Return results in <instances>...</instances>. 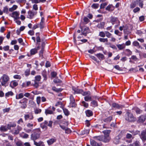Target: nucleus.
I'll return each instance as SVG.
<instances>
[{"label": "nucleus", "instance_id": "nucleus-1", "mask_svg": "<svg viewBox=\"0 0 146 146\" xmlns=\"http://www.w3.org/2000/svg\"><path fill=\"white\" fill-rule=\"evenodd\" d=\"M10 78L6 74H3L0 79V82L1 85L4 86H6L7 83L9 81Z\"/></svg>", "mask_w": 146, "mask_h": 146}, {"label": "nucleus", "instance_id": "nucleus-2", "mask_svg": "<svg viewBox=\"0 0 146 146\" xmlns=\"http://www.w3.org/2000/svg\"><path fill=\"white\" fill-rule=\"evenodd\" d=\"M41 133L40 129L38 128L35 129L34 130L33 133L31 135V139L35 141L38 139L40 137Z\"/></svg>", "mask_w": 146, "mask_h": 146}, {"label": "nucleus", "instance_id": "nucleus-3", "mask_svg": "<svg viewBox=\"0 0 146 146\" xmlns=\"http://www.w3.org/2000/svg\"><path fill=\"white\" fill-rule=\"evenodd\" d=\"M125 120L129 122H133L136 120V118L132 114L129 112H127L125 116Z\"/></svg>", "mask_w": 146, "mask_h": 146}, {"label": "nucleus", "instance_id": "nucleus-4", "mask_svg": "<svg viewBox=\"0 0 146 146\" xmlns=\"http://www.w3.org/2000/svg\"><path fill=\"white\" fill-rule=\"evenodd\" d=\"M37 13L36 11H34L33 10L29 11L26 15L27 17L29 19H33L35 15H36Z\"/></svg>", "mask_w": 146, "mask_h": 146}, {"label": "nucleus", "instance_id": "nucleus-5", "mask_svg": "<svg viewBox=\"0 0 146 146\" xmlns=\"http://www.w3.org/2000/svg\"><path fill=\"white\" fill-rule=\"evenodd\" d=\"M28 99L26 98H24L19 102L21 104V108L22 109H25L27 107V104L28 102Z\"/></svg>", "mask_w": 146, "mask_h": 146}, {"label": "nucleus", "instance_id": "nucleus-6", "mask_svg": "<svg viewBox=\"0 0 146 146\" xmlns=\"http://www.w3.org/2000/svg\"><path fill=\"white\" fill-rule=\"evenodd\" d=\"M143 142L145 143L146 141V129L142 131L139 135Z\"/></svg>", "mask_w": 146, "mask_h": 146}, {"label": "nucleus", "instance_id": "nucleus-7", "mask_svg": "<svg viewBox=\"0 0 146 146\" xmlns=\"http://www.w3.org/2000/svg\"><path fill=\"white\" fill-rule=\"evenodd\" d=\"M80 28L82 34L85 36L87 34L90 33V30L88 27H81Z\"/></svg>", "mask_w": 146, "mask_h": 146}, {"label": "nucleus", "instance_id": "nucleus-8", "mask_svg": "<svg viewBox=\"0 0 146 146\" xmlns=\"http://www.w3.org/2000/svg\"><path fill=\"white\" fill-rule=\"evenodd\" d=\"M70 100L69 106L70 107L72 108L75 107L76 106V103L75 100L72 95H71L70 96Z\"/></svg>", "mask_w": 146, "mask_h": 146}, {"label": "nucleus", "instance_id": "nucleus-9", "mask_svg": "<svg viewBox=\"0 0 146 146\" xmlns=\"http://www.w3.org/2000/svg\"><path fill=\"white\" fill-rule=\"evenodd\" d=\"M105 132H107V134H105L104 136H103V137H104L103 139V141L104 142H108L109 141L110 139V138L109 137V135L108 133V131H105Z\"/></svg>", "mask_w": 146, "mask_h": 146}, {"label": "nucleus", "instance_id": "nucleus-10", "mask_svg": "<svg viewBox=\"0 0 146 146\" xmlns=\"http://www.w3.org/2000/svg\"><path fill=\"white\" fill-rule=\"evenodd\" d=\"M19 12L17 11L13 12L12 13L11 16L15 20H17L19 18Z\"/></svg>", "mask_w": 146, "mask_h": 146}, {"label": "nucleus", "instance_id": "nucleus-11", "mask_svg": "<svg viewBox=\"0 0 146 146\" xmlns=\"http://www.w3.org/2000/svg\"><path fill=\"white\" fill-rule=\"evenodd\" d=\"M24 118L25 120H32L33 118V116L31 113L25 114L24 116Z\"/></svg>", "mask_w": 146, "mask_h": 146}, {"label": "nucleus", "instance_id": "nucleus-12", "mask_svg": "<svg viewBox=\"0 0 146 146\" xmlns=\"http://www.w3.org/2000/svg\"><path fill=\"white\" fill-rule=\"evenodd\" d=\"M110 21L113 25L117 22L119 23V21L118 20L117 18L113 16L111 17Z\"/></svg>", "mask_w": 146, "mask_h": 146}, {"label": "nucleus", "instance_id": "nucleus-13", "mask_svg": "<svg viewBox=\"0 0 146 146\" xmlns=\"http://www.w3.org/2000/svg\"><path fill=\"white\" fill-rule=\"evenodd\" d=\"M18 85V82L16 80L11 81L10 84L9 86L12 88H13L16 87Z\"/></svg>", "mask_w": 146, "mask_h": 146}, {"label": "nucleus", "instance_id": "nucleus-14", "mask_svg": "<svg viewBox=\"0 0 146 146\" xmlns=\"http://www.w3.org/2000/svg\"><path fill=\"white\" fill-rule=\"evenodd\" d=\"M44 17H42L41 18V21L39 25V27L40 29H42L44 27Z\"/></svg>", "mask_w": 146, "mask_h": 146}, {"label": "nucleus", "instance_id": "nucleus-15", "mask_svg": "<svg viewBox=\"0 0 146 146\" xmlns=\"http://www.w3.org/2000/svg\"><path fill=\"white\" fill-rule=\"evenodd\" d=\"M48 122L46 121H45L43 123L40 125V127L42 129H47V125Z\"/></svg>", "mask_w": 146, "mask_h": 146}, {"label": "nucleus", "instance_id": "nucleus-16", "mask_svg": "<svg viewBox=\"0 0 146 146\" xmlns=\"http://www.w3.org/2000/svg\"><path fill=\"white\" fill-rule=\"evenodd\" d=\"M72 90L74 91V94H81L82 92V90L79 89L74 87H72Z\"/></svg>", "mask_w": 146, "mask_h": 146}, {"label": "nucleus", "instance_id": "nucleus-17", "mask_svg": "<svg viewBox=\"0 0 146 146\" xmlns=\"http://www.w3.org/2000/svg\"><path fill=\"white\" fill-rule=\"evenodd\" d=\"M40 49V47L38 46L36 48H33L31 49L30 50L31 54V55H33L37 53L38 50Z\"/></svg>", "mask_w": 146, "mask_h": 146}, {"label": "nucleus", "instance_id": "nucleus-18", "mask_svg": "<svg viewBox=\"0 0 146 146\" xmlns=\"http://www.w3.org/2000/svg\"><path fill=\"white\" fill-rule=\"evenodd\" d=\"M90 144L92 146H101V144L96 142L93 140H90Z\"/></svg>", "mask_w": 146, "mask_h": 146}, {"label": "nucleus", "instance_id": "nucleus-19", "mask_svg": "<svg viewBox=\"0 0 146 146\" xmlns=\"http://www.w3.org/2000/svg\"><path fill=\"white\" fill-rule=\"evenodd\" d=\"M95 55L100 60H103L105 59L104 56L103 54L98 53L95 54Z\"/></svg>", "mask_w": 146, "mask_h": 146}, {"label": "nucleus", "instance_id": "nucleus-20", "mask_svg": "<svg viewBox=\"0 0 146 146\" xmlns=\"http://www.w3.org/2000/svg\"><path fill=\"white\" fill-rule=\"evenodd\" d=\"M138 4V0H134L130 5V7L131 8H134Z\"/></svg>", "mask_w": 146, "mask_h": 146}, {"label": "nucleus", "instance_id": "nucleus-21", "mask_svg": "<svg viewBox=\"0 0 146 146\" xmlns=\"http://www.w3.org/2000/svg\"><path fill=\"white\" fill-rule=\"evenodd\" d=\"M56 139L55 138H52L47 141V143L48 145H51L56 142Z\"/></svg>", "mask_w": 146, "mask_h": 146}, {"label": "nucleus", "instance_id": "nucleus-22", "mask_svg": "<svg viewBox=\"0 0 146 146\" xmlns=\"http://www.w3.org/2000/svg\"><path fill=\"white\" fill-rule=\"evenodd\" d=\"M145 116L142 115L139 117L138 121L139 122L143 123L145 121Z\"/></svg>", "mask_w": 146, "mask_h": 146}, {"label": "nucleus", "instance_id": "nucleus-23", "mask_svg": "<svg viewBox=\"0 0 146 146\" xmlns=\"http://www.w3.org/2000/svg\"><path fill=\"white\" fill-rule=\"evenodd\" d=\"M112 119V117L111 116H110L106 119H103L102 121L108 123L110 122Z\"/></svg>", "mask_w": 146, "mask_h": 146}, {"label": "nucleus", "instance_id": "nucleus-24", "mask_svg": "<svg viewBox=\"0 0 146 146\" xmlns=\"http://www.w3.org/2000/svg\"><path fill=\"white\" fill-rule=\"evenodd\" d=\"M86 116L88 117H90L93 115V112L90 110H87L85 111Z\"/></svg>", "mask_w": 146, "mask_h": 146}, {"label": "nucleus", "instance_id": "nucleus-25", "mask_svg": "<svg viewBox=\"0 0 146 146\" xmlns=\"http://www.w3.org/2000/svg\"><path fill=\"white\" fill-rule=\"evenodd\" d=\"M133 110H134L136 113L137 114H140L142 112V111L141 110L137 107H135L133 109Z\"/></svg>", "mask_w": 146, "mask_h": 146}, {"label": "nucleus", "instance_id": "nucleus-26", "mask_svg": "<svg viewBox=\"0 0 146 146\" xmlns=\"http://www.w3.org/2000/svg\"><path fill=\"white\" fill-rule=\"evenodd\" d=\"M32 3H38L40 2H43L46 1V0H31Z\"/></svg>", "mask_w": 146, "mask_h": 146}, {"label": "nucleus", "instance_id": "nucleus-27", "mask_svg": "<svg viewBox=\"0 0 146 146\" xmlns=\"http://www.w3.org/2000/svg\"><path fill=\"white\" fill-rule=\"evenodd\" d=\"M24 95L22 93H20L18 94H16V99L17 100H19L23 98Z\"/></svg>", "mask_w": 146, "mask_h": 146}, {"label": "nucleus", "instance_id": "nucleus-28", "mask_svg": "<svg viewBox=\"0 0 146 146\" xmlns=\"http://www.w3.org/2000/svg\"><path fill=\"white\" fill-rule=\"evenodd\" d=\"M21 127L20 126H18L17 129L15 130L14 132L13 131V133L14 134H17L19 133V131H21Z\"/></svg>", "mask_w": 146, "mask_h": 146}, {"label": "nucleus", "instance_id": "nucleus-29", "mask_svg": "<svg viewBox=\"0 0 146 146\" xmlns=\"http://www.w3.org/2000/svg\"><path fill=\"white\" fill-rule=\"evenodd\" d=\"M116 46L119 50L123 49L125 47V45L124 44H117Z\"/></svg>", "mask_w": 146, "mask_h": 146}, {"label": "nucleus", "instance_id": "nucleus-30", "mask_svg": "<svg viewBox=\"0 0 146 146\" xmlns=\"http://www.w3.org/2000/svg\"><path fill=\"white\" fill-rule=\"evenodd\" d=\"M82 94L83 96H85V97L91 95V93L90 92H83V90Z\"/></svg>", "mask_w": 146, "mask_h": 146}, {"label": "nucleus", "instance_id": "nucleus-31", "mask_svg": "<svg viewBox=\"0 0 146 146\" xmlns=\"http://www.w3.org/2000/svg\"><path fill=\"white\" fill-rule=\"evenodd\" d=\"M18 8V6L16 5H14L13 7L10 8L9 9V11L10 12H12L16 10Z\"/></svg>", "mask_w": 146, "mask_h": 146}, {"label": "nucleus", "instance_id": "nucleus-32", "mask_svg": "<svg viewBox=\"0 0 146 146\" xmlns=\"http://www.w3.org/2000/svg\"><path fill=\"white\" fill-rule=\"evenodd\" d=\"M112 106L113 107L117 109H120L121 108V106L115 103H113L112 104Z\"/></svg>", "mask_w": 146, "mask_h": 146}, {"label": "nucleus", "instance_id": "nucleus-33", "mask_svg": "<svg viewBox=\"0 0 146 146\" xmlns=\"http://www.w3.org/2000/svg\"><path fill=\"white\" fill-rule=\"evenodd\" d=\"M3 145L4 146H12L11 145L7 140H5L3 141Z\"/></svg>", "mask_w": 146, "mask_h": 146}, {"label": "nucleus", "instance_id": "nucleus-34", "mask_svg": "<svg viewBox=\"0 0 146 146\" xmlns=\"http://www.w3.org/2000/svg\"><path fill=\"white\" fill-rule=\"evenodd\" d=\"M7 128L10 129L11 127H15L16 126V124L15 123H11L7 125Z\"/></svg>", "mask_w": 146, "mask_h": 146}, {"label": "nucleus", "instance_id": "nucleus-35", "mask_svg": "<svg viewBox=\"0 0 146 146\" xmlns=\"http://www.w3.org/2000/svg\"><path fill=\"white\" fill-rule=\"evenodd\" d=\"M8 129L7 128V126L6 127L5 126H2L0 127V130L3 131H5L7 130Z\"/></svg>", "mask_w": 146, "mask_h": 146}, {"label": "nucleus", "instance_id": "nucleus-36", "mask_svg": "<svg viewBox=\"0 0 146 146\" xmlns=\"http://www.w3.org/2000/svg\"><path fill=\"white\" fill-rule=\"evenodd\" d=\"M64 130L65 131V133L67 134L70 133L72 131L70 128L66 127H64Z\"/></svg>", "mask_w": 146, "mask_h": 146}, {"label": "nucleus", "instance_id": "nucleus-37", "mask_svg": "<svg viewBox=\"0 0 146 146\" xmlns=\"http://www.w3.org/2000/svg\"><path fill=\"white\" fill-rule=\"evenodd\" d=\"M104 25L105 23L104 22H101L98 25L97 27L99 28L102 29L104 28Z\"/></svg>", "mask_w": 146, "mask_h": 146}, {"label": "nucleus", "instance_id": "nucleus-38", "mask_svg": "<svg viewBox=\"0 0 146 146\" xmlns=\"http://www.w3.org/2000/svg\"><path fill=\"white\" fill-rule=\"evenodd\" d=\"M41 110L38 108H36L34 110V113L35 114L40 113L41 112Z\"/></svg>", "mask_w": 146, "mask_h": 146}, {"label": "nucleus", "instance_id": "nucleus-39", "mask_svg": "<svg viewBox=\"0 0 146 146\" xmlns=\"http://www.w3.org/2000/svg\"><path fill=\"white\" fill-rule=\"evenodd\" d=\"M45 113L46 115H47V114H53V112L52 111L46 109L45 110Z\"/></svg>", "mask_w": 146, "mask_h": 146}, {"label": "nucleus", "instance_id": "nucleus-40", "mask_svg": "<svg viewBox=\"0 0 146 146\" xmlns=\"http://www.w3.org/2000/svg\"><path fill=\"white\" fill-rule=\"evenodd\" d=\"M133 135H135L137 134H139L140 133V131L138 130L136 131H129Z\"/></svg>", "mask_w": 146, "mask_h": 146}, {"label": "nucleus", "instance_id": "nucleus-41", "mask_svg": "<svg viewBox=\"0 0 146 146\" xmlns=\"http://www.w3.org/2000/svg\"><path fill=\"white\" fill-rule=\"evenodd\" d=\"M84 99L87 102L92 100V98L90 95L85 97Z\"/></svg>", "mask_w": 146, "mask_h": 146}, {"label": "nucleus", "instance_id": "nucleus-42", "mask_svg": "<svg viewBox=\"0 0 146 146\" xmlns=\"http://www.w3.org/2000/svg\"><path fill=\"white\" fill-rule=\"evenodd\" d=\"M37 37L36 38V40L37 42H40V39L39 37L40 33H37L36 34Z\"/></svg>", "mask_w": 146, "mask_h": 146}, {"label": "nucleus", "instance_id": "nucleus-43", "mask_svg": "<svg viewBox=\"0 0 146 146\" xmlns=\"http://www.w3.org/2000/svg\"><path fill=\"white\" fill-rule=\"evenodd\" d=\"M133 46L138 47V48L140 47V46L139 45V43L137 41H134L133 43Z\"/></svg>", "mask_w": 146, "mask_h": 146}, {"label": "nucleus", "instance_id": "nucleus-44", "mask_svg": "<svg viewBox=\"0 0 146 146\" xmlns=\"http://www.w3.org/2000/svg\"><path fill=\"white\" fill-rule=\"evenodd\" d=\"M99 40L101 42H108V39L107 38H100L99 39Z\"/></svg>", "mask_w": 146, "mask_h": 146}, {"label": "nucleus", "instance_id": "nucleus-45", "mask_svg": "<svg viewBox=\"0 0 146 146\" xmlns=\"http://www.w3.org/2000/svg\"><path fill=\"white\" fill-rule=\"evenodd\" d=\"M94 138H96L97 140L102 141H103V138H104L103 135H100L95 137H94Z\"/></svg>", "mask_w": 146, "mask_h": 146}, {"label": "nucleus", "instance_id": "nucleus-46", "mask_svg": "<svg viewBox=\"0 0 146 146\" xmlns=\"http://www.w3.org/2000/svg\"><path fill=\"white\" fill-rule=\"evenodd\" d=\"M105 32H100L99 33V36L102 37H104L105 36Z\"/></svg>", "mask_w": 146, "mask_h": 146}, {"label": "nucleus", "instance_id": "nucleus-47", "mask_svg": "<svg viewBox=\"0 0 146 146\" xmlns=\"http://www.w3.org/2000/svg\"><path fill=\"white\" fill-rule=\"evenodd\" d=\"M70 114V111L68 109L64 108V115L66 116H68Z\"/></svg>", "mask_w": 146, "mask_h": 146}, {"label": "nucleus", "instance_id": "nucleus-48", "mask_svg": "<svg viewBox=\"0 0 146 146\" xmlns=\"http://www.w3.org/2000/svg\"><path fill=\"white\" fill-rule=\"evenodd\" d=\"M13 93L12 91H9L6 93L5 96L6 97H9L10 96H12L13 95Z\"/></svg>", "mask_w": 146, "mask_h": 146}, {"label": "nucleus", "instance_id": "nucleus-49", "mask_svg": "<svg viewBox=\"0 0 146 146\" xmlns=\"http://www.w3.org/2000/svg\"><path fill=\"white\" fill-rule=\"evenodd\" d=\"M105 36H106L108 38L111 37V36L112 35L111 33L108 31H105Z\"/></svg>", "mask_w": 146, "mask_h": 146}, {"label": "nucleus", "instance_id": "nucleus-50", "mask_svg": "<svg viewBox=\"0 0 146 146\" xmlns=\"http://www.w3.org/2000/svg\"><path fill=\"white\" fill-rule=\"evenodd\" d=\"M30 73V69H27L25 71V74L26 76H29Z\"/></svg>", "mask_w": 146, "mask_h": 146}, {"label": "nucleus", "instance_id": "nucleus-51", "mask_svg": "<svg viewBox=\"0 0 146 146\" xmlns=\"http://www.w3.org/2000/svg\"><path fill=\"white\" fill-rule=\"evenodd\" d=\"M82 105L86 108H88V103L85 102L84 101H83L82 102Z\"/></svg>", "mask_w": 146, "mask_h": 146}, {"label": "nucleus", "instance_id": "nucleus-52", "mask_svg": "<svg viewBox=\"0 0 146 146\" xmlns=\"http://www.w3.org/2000/svg\"><path fill=\"white\" fill-rule=\"evenodd\" d=\"M132 145L133 146H140V142L138 141H135Z\"/></svg>", "mask_w": 146, "mask_h": 146}, {"label": "nucleus", "instance_id": "nucleus-53", "mask_svg": "<svg viewBox=\"0 0 146 146\" xmlns=\"http://www.w3.org/2000/svg\"><path fill=\"white\" fill-rule=\"evenodd\" d=\"M16 145L17 146H23V145L21 141H18L16 142Z\"/></svg>", "mask_w": 146, "mask_h": 146}, {"label": "nucleus", "instance_id": "nucleus-54", "mask_svg": "<svg viewBox=\"0 0 146 146\" xmlns=\"http://www.w3.org/2000/svg\"><path fill=\"white\" fill-rule=\"evenodd\" d=\"M41 79V76L40 75H38L35 77V80L36 81L39 82Z\"/></svg>", "mask_w": 146, "mask_h": 146}, {"label": "nucleus", "instance_id": "nucleus-55", "mask_svg": "<svg viewBox=\"0 0 146 146\" xmlns=\"http://www.w3.org/2000/svg\"><path fill=\"white\" fill-rule=\"evenodd\" d=\"M91 104L94 105V106L96 107L98 106L97 102L95 100H93L91 102Z\"/></svg>", "mask_w": 146, "mask_h": 146}, {"label": "nucleus", "instance_id": "nucleus-56", "mask_svg": "<svg viewBox=\"0 0 146 146\" xmlns=\"http://www.w3.org/2000/svg\"><path fill=\"white\" fill-rule=\"evenodd\" d=\"M53 81L55 83H61V81L57 78H56L54 79Z\"/></svg>", "mask_w": 146, "mask_h": 146}, {"label": "nucleus", "instance_id": "nucleus-57", "mask_svg": "<svg viewBox=\"0 0 146 146\" xmlns=\"http://www.w3.org/2000/svg\"><path fill=\"white\" fill-rule=\"evenodd\" d=\"M31 84V82L30 81H28L26 82V84L25 83H23L22 84V86L23 87H24L27 86H29Z\"/></svg>", "mask_w": 146, "mask_h": 146}, {"label": "nucleus", "instance_id": "nucleus-58", "mask_svg": "<svg viewBox=\"0 0 146 146\" xmlns=\"http://www.w3.org/2000/svg\"><path fill=\"white\" fill-rule=\"evenodd\" d=\"M39 83V82H36V81H34V83L33 84V86L35 88H37L38 87Z\"/></svg>", "mask_w": 146, "mask_h": 146}, {"label": "nucleus", "instance_id": "nucleus-59", "mask_svg": "<svg viewBox=\"0 0 146 146\" xmlns=\"http://www.w3.org/2000/svg\"><path fill=\"white\" fill-rule=\"evenodd\" d=\"M99 5L98 4L93 3L92 5V7L96 9L98 8Z\"/></svg>", "mask_w": 146, "mask_h": 146}, {"label": "nucleus", "instance_id": "nucleus-60", "mask_svg": "<svg viewBox=\"0 0 146 146\" xmlns=\"http://www.w3.org/2000/svg\"><path fill=\"white\" fill-rule=\"evenodd\" d=\"M34 144L36 146H40L42 143L41 142H36L35 141H34Z\"/></svg>", "mask_w": 146, "mask_h": 146}, {"label": "nucleus", "instance_id": "nucleus-61", "mask_svg": "<svg viewBox=\"0 0 146 146\" xmlns=\"http://www.w3.org/2000/svg\"><path fill=\"white\" fill-rule=\"evenodd\" d=\"M38 5L36 4H34L33 6V9L36 11L38 9Z\"/></svg>", "mask_w": 146, "mask_h": 146}, {"label": "nucleus", "instance_id": "nucleus-62", "mask_svg": "<svg viewBox=\"0 0 146 146\" xmlns=\"http://www.w3.org/2000/svg\"><path fill=\"white\" fill-rule=\"evenodd\" d=\"M126 137L127 138L129 139H131V138H132V139H133L134 138L133 137L132 135L129 133H127L126 135Z\"/></svg>", "mask_w": 146, "mask_h": 146}, {"label": "nucleus", "instance_id": "nucleus-63", "mask_svg": "<svg viewBox=\"0 0 146 146\" xmlns=\"http://www.w3.org/2000/svg\"><path fill=\"white\" fill-rule=\"evenodd\" d=\"M107 5V4L106 3H104L101 4L100 6V9H104L105 7Z\"/></svg>", "mask_w": 146, "mask_h": 146}, {"label": "nucleus", "instance_id": "nucleus-64", "mask_svg": "<svg viewBox=\"0 0 146 146\" xmlns=\"http://www.w3.org/2000/svg\"><path fill=\"white\" fill-rule=\"evenodd\" d=\"M8 9L7 6L5 7H4L3 11L4 13H7L8 12Z\"/></svg>", "mask_w": 146, "mask_h": 146}]
</instances>
